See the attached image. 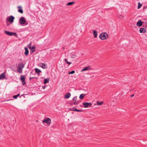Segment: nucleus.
<instances>
[{"label": "nucleus", "mask_w": 147, "mask_h": 147, "mask_svg": "<svg viewBox=\"0 0 147 147\" xmlns=\"http://www.w3.org/2000/svg\"><path fill=\"white\" fill-rule=\"evenodd\" d=\"M36 78L34 77H30L29 78V80L30 81H31L32 78Z\"/></svg>", "instance_id": "f704fd0d"}, {"label": "nucleus", "mask_w": 147, "mask_h": 147, "mask_svg": "<svg viewBox=\"0 0 147 147\" xmlns=\"http://www.w3.org/2000/svg\"><path fill=\"white\" fill-rule=\"evenodd\" d=\"M118 17L120 19H123L124 18V16L121 15H118Z\"/></svg>", "instance_id": "b1692460"}, {"label": "nucleus", "mask_w": 147, "mask_h": 147, "mask_svg": "<svg viewBox=\"0 0 147 147\" xmlns=\"http://www.w3.org/2000/svg\"><path fill=\"white\" fill-rule=\"evenodd\" d=\"M5 33L10 36H11L13 35L12 32H10L7 31H4Z\"/></svg>", "instance_id": "9b49d317"}, {"label": "nucleus", "mask_w": 147, "mask_h": 147, "mask_svg": "<svg viewBox=\"0 0 147 147\" xmlns=\"http://www.w3.org/2000/svg\"><path fill=\"white\" fill-rule=\"evenodd\" d=\"M142 5L140 4V2H139L138 3V9H140L142 6Z\"/></svg>", "instance_id": "cd10ccee"}, {"label": "nucleus", "mask_w": 147, "mask_h": 147, "mask_svg": "<svg viewBox=\"0 0 147 147\" xmlns=\"http://www.w3.org/2000/svg\"><path fill=\"white\" fill-rule=\"evenodd\" d=\"M92 32H93V34L94 35V38H96L97 36V32L95 30H93Z\"/></svg>", "instance_id": "f8f14e48"}, {"label": "nucleus", "mask_w": 147, "mask_h": 147, "mask_svg": "<svg viewBox=\"0 0 147 147\" xmlns=\"http://www.w3.org/2000/svg\"><path fill=\"white\" fill-rule=\"evenodd\" d=\"M70 110L71 111H77V112H80V111H82V110H78V109H77L76 108H74V109H70Z\"/></svg>", "instance_id": "aec40b11"}, {"label": "nucleus", "mask_w": 147, "mask_h": 147, "mask_svg": "<svg viewBox=\"0 0 147 147\" xmlns=\"http://www.w3.org/2000/svg\"><path fill=\"white\" fill-rule=\"evenodd\" d=\"M5 77V74L4 73H2L0 75V80L3 79Z\"/></svg>", "instance_id": "dca6fc26"}, {"label": "nucleus", "mask_w": 147, "mask_h": 147, "mask_svg": "<svg viewBox=\"0 0 147 147\" xmlns=\"http://www.w3.org/2000/svg\"><path fill=\"white\" fill-rule=\"evenodd\" d=\"M140 33H144L146 32V29L145 28H141L140 29Z\"/></svg>", "instance_id": "ddd939ff"}, {"label": "nucleus", "mask_w": 147, "mask_h": 147, "mask_svg": "<svg viewBox=\"0 0 147 147\" xmlns=\"http://www.w3.org/2000/svg\"><path fill=\"white\" fill-rule=\"evenodd\" d=\"M143 22L141 20H139L137 23L136 25L138 26H140L142 24Z\"/></svg>", "instance_id": "4468645a"}, {"label": "nucleus", "mask_w": 147, "mask_h": 147, "mask_svg": "<svg viewBox=\"0 0 147 147\" xmlns=\"http://www.w3.org/2000/svg\"><path fill=\"white\" fill-rule=\"evenodd\" d=\"M13 98H14L16 99L17 98V97L16 95H14L13 96Z\"/></svg>", "instance_id": "72a5a7b5"}, {"label": "nucleus", "mask_w": 147, "mask_h": 147, "mask_svg": "<svg viewBox=\"0 0 147 147\" xmlns=\"http://www.w3.org/2000/svg\"><path fill=\"white\" fill-rule=\"evenodd\" d=\"M20 80L22 82V84L23 85L26 84V82L25 81V78L24 76L21 75L20 76Z\"/></svg>", "instance_id": "0eeeda50"}, {"label": "nucleus", "mask_w": 147, "mask_h": 147, "mask_svg": "<svg viewBox=\"0 0 147 147\" xmlns=\"http://www.w3.org/2000/svg\"><path fill=\"white\" fill-rule=\"evenodd\" d=\"M7 26H9V24H8V23H7Z\"/></svg>", "instance_id": "58836bf2"}, {"label": "nucleus", "mask_w": 147, "mask_h": 147, "mask_svg": "<svg viewBox=\"0 0 147 147\" xmlns=\"http://www.w3.org/2000/svg\"><path fill=\"white\" fill-rule=\"evenodd\" d=\"M17 8L19 9L18 11L21 13H23V10L21 9L22 8V7L21 6H18L17 7Z\"/></svg>", "instance_id": "9d476101"}, {"label": "nucleus", "mask_w": 147, "mask_h": 147, "mask_svg": "<svg viewBox=\"0 0 147 147\" xmlns=\"http://www.w3.org/2000/svg\"><path fill=\"white\" fill-rule=\"evenodd\" d=\"M35 71L37 73L41 72V71L38 68H35Z\"/></svg>", "instance_id": "5701e85b"}, {"label": "nucleus", "mask_w": 147, "mask_h": 147, "mask_svg": "<svg viewBox=\"0 0 147 147\" xmlns=\"http://www.w3.org/2000/svg\"><path fill=\"white\" fill-rule=\"evenodd\" d=\"M25 50V52H24V54L26 56H27L28 54L29 51L28 48L26 47H25L24 48Z\"/></svg>", "instance_id": "2eb2a0df"}, {"label": "nucleus", "mask_w": 147, "mask_h": 147, "mask_svg": "<svg viewBox=\"0 0 147 147\" xmlns=\"http://www.w3.org/2000/svg\"><path fill=\"white\" fill-rule=\"evenodd\" d=\"M64 60H65V62H66V63L69 65H70V64H71V63H70V62H69L68 61H67V59H64Z\"/></svg>", "instance_id": "bb28decb"}, {"label": "nucleus", "mask_w": 147, "mask_h": 147, "mask_svg": "<svg viewBox=\"0 0 147 147\" xmlns=\"http://www.w3.org/2000/svg\"><path fill=\"white\" fill-rule=\"evenodd\" d=\"M49 78H48L47 79H45L44 80V84H45L49 82Z\"/></svg>", "instance_id": "6ab92c4d"}, {"label": "nucleus", "mask_w": 147, "mask_h": 147, "mask_svg": "<svg viewBox=\"0 0 147 147\" xmlns=\"http://www.w3.org/2000/svg\"><path fill=\"white\" fill-rule=\"evenodd\" d=\"M42 122L43 123H46L49 125L51 123V120L49 118H47L46 119L43 120Z\"/></svg>", "instance_id": "20e7f679"}, {"label": "nucleus", "mask_w": 147, "mask_h": 147, "mask_svg": "<svg viewBox=\"0 0 147 147\" xmlns=\"http://www.w3.org/2000/svg\"><path fill=\"white\" fill-rule=\"evenodd\" d=\"M15 18L14 16H11L8 17L6 18V21L8 22L9 21L11 23H12L13 22Z\"/></svg>", "instance_id": "7ed1b4c3"}, {"label": "nucleus", "mask_w": 147, "mask_h": 147, "mask_svg": "<svg viewBox=\"0 0 147 147\" xmlns=\"http://www.w3.org/2000/svg\"><path fill=\"white\" fill-rule=\"evenodd\" d=\"M91 69V68L90 67L87 66V67H84L83 69H82L81 71V72H82L83 71L90 70Z\"/></svg>", "instance_id": "6e6552de"}, {"label": "nucleus", "mask_w": 147, "mask_h": 147, "mask_svg": "<svg viewBox=\"0 0 147 147\" xmlns=\"http://www.w3.org/2000/svg\"><path fill=\"white\" fill-rule=\"evenodd\" d=\"M75 72V71L74 70H73V71H71L69 72L68 73V74H74V73Z\"/></svg>", "instance_id": "c85d7f7f"}, {"label": "nucleus", "mask_w": 147, "mask_h": 147, "mask_svg": "<svg viewBox=\"0 0 147 147\" xmlns=\"http://www.w3.org/2000/svg\"><path fill=\"white\" fill-rule=\"evenodd\" d=\"M108 37V34L106 33H102L100 34L99 37L101 40L107 39Z\"/></svg>", "instance_id": "f257e3e1"}, {"label": "nucleus", "mask_w": 147, "mask_h": 147, "mask_svg": "<svg viewBox=\"0 0 147 147\" xmlns=\"http://www.w3.org/2000/svg\"><path fill=\"white\" fill-rule=\"evenodd\" d=\"M70 93L69 92H68L64 96V98H68L70 97Z\"/></svg>", "instance_id": "f3484780"}, {"label": "nucleus", "mask_w": 147, "mask_h": 147, "mask_svg": "<svg viewBox=\"0 0 147 147\" xmlns=\"http://www.w3.org/2000/svg\"><path fill=\"white\" fill-rule=\"evenodd\" d=\"M19 21L20 24L21 25L24 24L26 22V20L25 18L24 17H21L19 20Z\"/></svg>", "instance_id": "39448f33"}, {"label": "nucleus", "mask_w": 147, "mask_h": 147, "mask_svg": "<svg viewBox=\"0 0 147 147\" xmlns=\"http://www.w3.org/2000/svg\"><path fill=\"white\" fill-rule=\"evenodd\" d=\"M77 97L76 96H75L73 98V100L74 101H76L77 100Z\"/></svg>", "instance_id": "7c9ffc66"}, {"label": "nucleus", "mask_w": 147, "mask_h": 147, "mask_svg": "<svg viewBox=\"0 0 147 147\" xmlns=\"http://www.w3.org/2000/svg\"><path fill=\"white\" fill-rule=\"evenodd\" d=\"M71 57L72 58H74L76 57V55H73L71 56Z\"/></svg>", "instance_id": "473e14b6"}, {"label": "nucleus", "mask_w": 147, "mask_h": 147, "mask_svg": "<svg viewBox=\"0 0 147 147\" xmlns=\"http://www.w3.org/2000/svg\"><path fill=\"white\" fill-rule=\"evenodd\" d=\"M134 96V94H133V95H131V97H133V96Z\"/></svg>", "instance_id": "4c0bfd02"}, {"label": "nucleus", "mask_w": 147, "mask_h": 147, "mask_svg": "<svg viewBox=\"0 0 147 147\" xmlns=\"http://www.w3.org/2000/svg\"><path fill=\"white\" fill-rule=\"evenodd\" d=\"M42 88L43 89H45V86H43L42 87Z\"/></svg>", "instance_id": "c9c22d12"}, {"label": "nucleus", "mask_w": 147, "mask_h": 147, "mask_svg": "<svg viewBox=\"0 0 147 147\" xmlns=\"http://www.w3.org/2000/svg\"><path fill=\"white\" fill-rule=\"evenodd\" d=\"M31 43H30L28 45V47L29 49H31L32 47H31Z\"/></svg>", "instance_id": "c756f323"}, {"label": "nucleus", "mask_w": 147, "mask_h": 147, "mask_svg": "<svg viewBox=\"0 0 147 147\" xmlns=\"http://www.w3.org/2000/svg\"><path fill=\"white\" fill-rule=\"evenodd\" d=\"M12 34H13V35H14L16 37H17L18 36V35L17 34V33L16 32L14 33V32H12Z\"/></svg>", "instance_id": "2f4dec72"}, {"label": "nucleus", "mask_w": 147, "mask_h": 147, "mask_svg": "<svg viewBox=\"0 0 147 147\" xmlns=\"http://www.w3.org/2000/svg\"><path fill=\"white\" fill-rule=\"evenodd\" d=\"M103 101H101L100 102H98V101L96 103L97 105H101L103 104Z\"/></svg>", "instance_id": "393cba45"}, {"label": "nucleus", "mask_w": 147, "mask_h": 147, "mask_svg": "<svg viewBox=\"0 0 147 147\" xmlns=\"http://www.w3.org/2000/svg\"><path fill=\"white\" fill-rule=\"evenodd\" d=\"M86 94H82L80 95L79 98L80 99H82L85 96Z\"/></svg>", "instance_id": "412c9836"}, {"label": "nucleus", "mask_w": 147, "mask_h": 147, "mask_svg": "<svg viewBox=\"0 0 147 147\" xmlns=\"http://www.w3.org/2000/svg\"><path fill=\"white\" fill-rule=\"evenodd\" d=\"M40 64L41 67L43 69H45L47 68L46 67V66L47 65L45 63H40Z\"/></svg>", "instance_id": "a211bd4d"}, {"label": "nucleus", "mask_w": 147, "mask_h": 147, "mask_svg": "<svg viewBox=\"0 0 147 147\" xmlns=\"http://www.w3.org/2000/svg\"><path fill=\"white\" fill-rule=\"evenodd\" d=\"M75 3L74 2H71L67 3V6L71 5Z\"/></svg>", "instance_id": "4be33fe9"}, {"label": "nucleus", "mask_w": 147, "mask_h": 147, "mask_svg": "<svg viewBox=\"0 0 147 147\" xmlns=\"http://www.w3.org/2000/svg\"><path fill=\"white\" fill-rule=\"evenodd\" d=\"M80 102V101H75L73 102L74 104L75 105H76L77 104H78V103H79Z\"/></svg>", "instance_id": "a878e982"}, {"label": "nucleus", "mask_w": 147, "mask_h": 147, "mask_svg": "<svg viewBox=\"0 0 147 147\" xmlns=\"http://www.w3.org/2000/svg\"><path fill=\"white\" fill-rule=\"evenodd\" d=\"M24 67V65L22 63L19 64L17 67V71L19 73H21L22 72V69Z\"/></svg>", "instance_id": "f03ea898"}, {"label": "nucleus", "mask_w": 147, "mask_h": 147, "mask_svg": "<svg viewBox=\"0 0 147 147\" xmlns=\"http://www.w3.org/2000/svg\"><path fill=\"white\" fill-rule=\"evenodd\" d=\"M83 104L84 107L85 108H88L92 105L91 103L90 102H84L83 103Z\"/></svg>", "instance_id": "423d86ee"}, {"label": "nucleus", "mask_w": 147, "mask_h": 147, "mask_svg": "<svg viewBox=\"0 0 147 147\" xmlns=\"http://www.w3.org/2000/svg\"><path fill=\"white\" fill-rule=\"evenodd\" d=\"M20 94H17V95H16L17 96V97H18V96H19Z\"/></svg>", "instance_id": "e433bc0d"}, {"label": "nucleus", "mask_w": 147, "mask_h": 147, "mask_svg": "<svg viewBox=\"0 0 147 147\" xmlns=\"http://www.w3.org/2000/svg\"><path fill=\"white\" fill-rule=\"evenodd\" d=\"M36 47L35 46H33L31 49L30 52L31 53H32L35 51Z\"/></svg>", "instance_id": "1a4fd4ad"}]
</instances>
